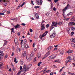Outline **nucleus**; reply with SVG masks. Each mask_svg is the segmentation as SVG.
<instances>
[{
  "label": "nucleus",
  "instance_id": "nucleus-1",
  "mask_svg": "<svg viewBox=\"0 0 75 75\" xmlns=\"http://www.w3.org/2000/svg\"><path fill=\"white\" fill-rule=\"evenodd\" d=\"M31 65H32V64L29 63L28 65V67H27V65H24L23 70V72H24V74H25L26 72L28 71L30 69V68L31 67Z\"/></svg>",
  "mask_w": 75,
  "mask_h": 75
},
{
  "label": "nucleus",
  "instance_id": "nucleus-2",
  "mask_svg": "<svg viewBox=\"0 0 75 75\" xmlns=\"http://www.w3.org/2000/svg\"><path fill=\"white\" fill-rule=\"evenodd\" d=\"M57 24H58V22H57L56 23L55 22H52V25L50 26V31L54 28V27H57Z\"/></svg>",
  "mask_w": 75,
  "mask_h": 75
},
{
  "label": "nucleus",
  "instance_id": "nucleus-3",
  "mask_svg": "<svg viewBox=\"0 0 75 75\" xmlns=\"http://www.w3.org/2000/svg\"><path fill=\"white\" fill-rule=\"evenodd\" d=\"M37 4L39 6H41L42 4V0H36Z\"/></svg>",
  "mask_w": 75,
  "mask_h": 75
},
{
  "label": "nucleus",
  "instance_id": "nucleus-4",
  "mask_svg": "<svg viewBox=\"0 0 75 75\" xmlns=\"http://www.w3.org/2000/svg\"><path fill=\"white\" fill-rule=\"evenodd\" d=\"M56 54H53L51 56L49 57V59H53L56 57Z\"/></svg>",
  "mask_w": 75,
  "mask_h": 75
},
{
  "label": "nucleus",
  "instance_id": "nucleus-5",
  "mask_svg": "<svg viewBox=\"0 0 75 75\" xmlns=\"http://www.w3.org/2000/svg\"><path fill=\"white\" fill-rule=\"evenodd\" d=\"M4 56V53L3 52V51H0V60L1 58H3Z\"/></svg>",
  "mask_w": 75,
  "mask_h": 75
},
{
  "label": "nucleus",
  "instance_id": "nucleus-6",
  "mask_svg": "<svg viewBox=\"0 0 75 75\" xmlns=\"http://www.w3.org/2000/svg\"><path fill=\"white\" fill-rule=\"evenodd\" d=\"M50 52H47L45 55L44 57H43V59H44V58H45L46 57H47L48 55H50Z\"/></svg>",
  "mask_w": 75,
  "mask_h": 75
},
{
  "label": "nucleus",
  "instance_id": "nucleus-7",
  "mask_svg": "<svg viewBox=\"0 0 75 75\" xmlns=\"http://www.w3.org/2000/svg\"><path fill=\"white\" fill-rule=\"evenodd\" d=\"M69 7V4H68L66 7L63 10V12L64 13V11H65L68 9V8Z\"/></svg>",
  "mask_w": 75,
  "mask_h": 75
},
{
  "label": "nucleus",
  "instance_id": "nucleus-8",
  "mask_svg": "<svg viewBox=\"0 0 75 75\" xmlns=\"http://www.w3.org/2000/svg\"><path fill=\"white\" fill-rule=\"evenodd\" d=\"M14 42L15 43V44L16 45H18V40H17V38H15L14 39Z\"/></svg>",
  "mask_w": 75,
  "mask_h": 75
},
{
  "label": "nucleus",
  "instance_id": "nucleus-9",
  "mask_svg": "<svg viewBox=\"0 0 75 75\" xmlns=\"http://www.w3.org/2000/svg\"><path fill=\"white\" fill-rule=\"evenodd\" d=\"M55 37V32L54 31L53 33V34L50 35L51 38H52V37L54 38Z\"/></svg>",
  "mask_w": 75,
  "mask_h": 75
},
{
  "label": "nucleus",
  "instance_id": "nucleus-10",
  "mask_svg": "<svg viewBox=\"0 0 75 75\" xmlns=\"http://www.w3.org/2000/svg\"><path fill=\"white\" fill-rule=\"evenodd\" d=\"M41 30H44L45 28V25H44V24H43L42 25H41Z\"/></svg>",
  "mask_w": 75,
  "mask_h": 75
},
{
  "label": "nucleus",
  "instance_id": "nucleus-11",
  "mask_svg": "<svg viewBox=\"0 0 75 75\" xmlns=\"http://www.w3.org/2000/svg\"><path fill=\"white\" fill-rule=\"evenodd\" d=\"M22 55L23 56V57H25L27 55V52L25 51L24 53H22Z\"/></svg>",
  "mask_w": 75,
  "mask_h": 75
},
{
  "label": "nucleus",
  "instance_id": "nucleus-12",
  "mask_svg": "<svg viewBox=\"0 0 75 75\" xmlns=\"http://www.w3.org/2000/svg\"><path fill=\"white\" fill-rule=\"evenodd\" d=\"M14 27L15 28H20L21 27V26H20L18 24H17L16 26H15Z\"/></svg>",
  "mask_w": 75,
  "mask_h": 75
},
{
  "label": "nucleus",
  "instance_id": "nucleus-13",
  "mask_svg": "<svg viewBox=\"0 0 75 75\" xmlns=\"http://www.w3.org/2000/svg\"><path fill=\"white\" fill-rule=\"evenodd\" d=\"M74 51L72 50H68L66 52L67 53H68V54H69V53H72V52H73Z\"/></svg>",
  "mask_w": 75,
  "mask_h": 75
},
{
  "label": "nucleus",
  "instance_id": "nucleus-14",
  "mask_svg": "<svg viewBox=\"0 0 75 75\" xmlns=\"http://www.w3.org/2000/svg\"><path fill=\"white\" fill-rule=\"evenodd\" d=\"M37 19L39 18V16H38V14L36 13V14L35 15Z\"/></svg>",
  "mask_w": 75,
  "mask_h": 75
},
{
  "label": "nucleus",
  "instance_id": "nucleus-15",
  "mask_svg": "<svg viewBox=\"0 0 75 75\" xmlns=\"http://www.w3.org/2000/svg\"><path fill=\"white\" fill-rule=\"evenodd\" d=\"M71 41L72 42H74L75 43V38H72L71 39Z\"/></svg>",
  "mask_w": 75,
  "mask_h": 75
},
{
  "label": "nucleus",
  "instance_id": "nucleus-16",
  "mask_svg": "<svg viewBox=\"0 0 75 75\" xmlns=\"http://www.w3.org/2000/svg\"><path fill=\"white\" fill-rule=\"evenodd\" d=\"M67 59H68L69 61L71 60V57L70 56H68L67 58Z\"/></svg>",
  "mask_w": 75,
  "mask_h": 75
},
{
  "label": "nucleus",
  "instance_id": "nucleus-17",
  "mask_svg": "<svg viewBox=\"0 0 75 75\" xmlns=\"http://www.w3.org/2000/svg\"><path fill=\"white\" fill-rule=\"evenodd\" d=\"M26 58L27 59L29 60V61H31L32 59V58H31L30 57L29 58L28 57H27L26 56Z\"/></svg>",
  "mask_w": 75,
  "mask_h": 75
},
{
  "label": "nucleus",
  "instance_id": "nucleus-18",
  "mask_svg": "<svg viewBox=\"0 0 75 75\" xmlns=\"http://www.w3.org/2000/svg\"><path fill=\"white\" fill-rule=\"evenodd\" d=\"M53 47L52 46H50L48 48V50H51Z\"/></svg>",
  "mask_w": 75,
  "mask_h": 75
},
{
  "label": "nucleus",
  "instance_id": "nucleus-19",
  "mask_svg": "<svg viewBox=\"0 0 75 75\" xmlns=\"http://www.w3.org/2000/svg\"><path fill=\"white\" fill-rule=\"evenodd\" d=\"M11 33H12L13 32V33H14V28H12L11 30Z\"/></svg>",
  "mask_w": 75,
  "mask_h": 75
},
{
  "label": "nucleus",
  "instance_id": "nucleus-20",
  "mask_svg": "<svg viewBox=\"0 0 75 75\" xmlns=\"http://www.w3.org/2000/svg\"><path fill=\"white\" fill-rule=\"evenodd\" d=\"M73 14V12H71L69 13L67 15V16H70V15H72Z\"/></svg>",
  "mask_w": 75,
  "mask_h": 75
},
{
  "label": "nucleus",
  "instance_id": "nucleus-21",
  "mask_svg": "<svg viewBox=\"0 0 75 75\" xmlns=\"http://www.w3.org/2000/svg\"><path fill=\"white\" fill-rule=\"evenodd\" d=\"M17 61V58H16V57H15L14 62H15V64H17V63L18 62V61Z\"/></svg>",
  "mask_w": 75,
  "mask_h": 75
},
{
  "label": "nucleus",
  "instance_id": "nucleus-22",
  "mask_svg": "<svg viewBox=\"0 0 75 75\" xmlns=\"http://www.w3.org/2000/svg\"><path fill=\"white\" fill-rule=\"evenodd\" d=\"M21 48L22 50H24L25 49V46H21Z\"/></svg>",
  "mask_w": 75,
  "mask_h": 75
},
{
  "label": "nucleus",
  "instance_id": "nucleus-23",
  "mask_svg": "<svg viewBox=\"0 0 75 75\" xmlns=\"http://www.w3.org/2000/svg\"><path fill=\"white\" fill-rule=\"evenodd\" d=\"M69 26H72L73 25L71 22H70L69 23Z\"/></svg>",
  "mask_w": 75,
  "mask_h": 75
},
{
  "label": "nucleus",
  "instance_id": "nucleus-24",
  "mask_svg": "<svg viewBox=\"0 0 75 75\" xmlns=\"http://www.w3.org/2000/svg\"><path fill=\"white\" fill-rule=\"evenodd\" d=\"M62 24V23L61 22H59L58 23V25H61Z\"/></svg>",
  "mask_w": 75,
  "mask_h": 75
},
{
  "label": "nucleus",
  "instance_id": "nucleus-25",
  "mask_svg": "<svg viewBox=\"0 0 75 75\" xmlns=\"http://www.w3.org/2000/svg\"><path fill=\"white\" fill-rule=\"evenodd\" d=\"M71 30H72V31H74V30H75V27H73L71 28Z\"/></svg>",
  "mask_w": 75,
  "mask_h": 75
},
{
  "label": "nucleus",
  "instance_id": "nucleus-26",
  "mask_svg": "<svg viewBox=\"0 0 75 75\" xmlns=\"http://www.w3.org/2000/svg\"><path fill=\"white\" fill-rule=\"evenodd\" d=\"M41 56V54L40 53H38L37 54V57L38 58H40Z\"/></svg>",
  "mask_w": 75,
  "mask_h": 75
},
{
  "label": "nucleus",
  "instance_id": "nucleus-27",
  "mask_svg": "<svg viewBox=\"0 0 75 75\" xmlns=\"http://www.w3.org/2000/svg\"><path fill=\"white\" fill-rule=\"evenodd\" d=\"M71 20H73V21H75V17L74 16L73 17V18H71Z\"/></svg>",
  "mask_w": 75,
  "mask_h": 75
},
{
  "label": "nucleus",
  "instance_id": "nucleus-28",
  "mask_svg": "<svg viewBox=\"0 0 75 75\" xmlns=\"http://www.w3.org/2000/svg\"><path fill=\"white\" fill-rule=\"evenodd\" d=\"M69 74H70V75H75V74L74 73H71L70 72H69Z\"/></svg>",
  "mask_w": 75,
  "mask_h": 75
},
{
  "label": "nucleus",
  "instance_id": "nucleus-29",
  "mask_svg": "<svg viewBox=\"0 0 75 75\" xmlns=\"http://www.w3.org/2000/svg\"><path fill=\"white\" fill-rule=\"evenodd\" d=\"M24 43L25 44L27 43V40L26 39H25L24 41Z\"/></svg>",
  "mask_w": 75,
  "mask_h": 75
},
{
  "label": "nucleus",
  "instance_id": "nucleus-30",
  "mask_svg": "<svg viewBox=\"0 0 75 75\" xmlns=\"http://www.w3.org/2000/svg\"><path fill=\"white\" fill-rule=\"evenodd\" d=\"M71 45L72 47H75V44L73 43H71Z\"/></svg>",
  "mask_w": 75,
  "mask_h": 75
},
{
  "label": "nucleus",
  "instance_id": "nucleus-31",
  "mask_svg": "<svg viewBox=\"0 0 75 75\" xmlns=\"http://www.w3.org/2000/svg\"><path fill=\"white\" fill-rule=\"evenodd\" d=\"M33 53H31L30 54V56L31 57H34V55Z\"/></svg>",
  "mask_w": 75,
  "mask_h": 75
},
{
  "label": "nucleus",
  "instance_id": "nucleus-32",
  "mask_svg": "<svg viewBox=\"0 0 75 75\" xmlns=\"http://www.w3.org/2000/svg\"><path fill=\"white\" fill-rule=\"evenodd\" d=\"M67 31L69 32V30H70V28H67Z\"/></svg>",
  "mask_w": 75,
  "mask_h": 75
},
{
  "label": "nucleus",
  "instance_id": "nucleus-33",
  "mask_svg": "<svg viewBox=\"0 0 75 75\" xmlns=\"http://www.w3.org/2000/svg\"><path fill=\"white\" fill-rule=\"evenodd\" d=\"M44 33H45V35H47V33H48V31H46Z\"/></svg>",
  "mask_w": 75,
  "mask_h": 75
},
{
  "label": "nucleus",
  "instance_id": "nucleus-34",
  "mask_svg": "<svg viewBox=\"0 0 75 75\" xmlns=\"http://www.w3.org/2000/svg\"><path fill=\"white\" fill-rule=\"evenodd\" d=\"M70 61H70L69 60H68V61H66V62H65L66 64H67V63H68V62H70Z\"/></svg>",
  "mask_w": 75,
  "mask_h": 75
},
{
  "label": "nucleus",
  "instance_id": "nucleus-35",
  "mask_svg": "<svg viewBox=\"0 0 75 75\" xmlns=\"http://www.w3.org/2000/svg\"><path fill=\"white\" fill-rule=\"evenodd\" d=\"M21 71H19L17 74L16 75H20V74L21 72Z\"/></svg>",
  "mask_w": 75,
  "mask_h": 75
},
{
  "label": "nucleus",
  "instance_id": "nucleus-36",
  "mask_svg": "<svg viewBox=\"0 0 75 75\" xmlns=\"http://www.w3.org/2000/svg\"><path fill=\"white\" fill-rule=\"evenodd\" d=\"M34 8H40V6H35Z\"/></svg>",
  "mask_w": 75,
  "mask_h": 75
},
{
  "label": "nucleus",
  "instance_id": "nucleus-37",
  "mask_svg": "<svg viewBox=\"0 0 75 75\" xmlns=\"http://www.w3.org/2000/svg\"><path fill=\"white\" fill-rule=\"evenodd\" d=\"M31 4H33V6H34V2H33V1L31 0Z\"/></svg>",
  "mask_w": 75,
  "mask_h": 75
},
{
  "label": "nucleus",
  "instance_id": "nucleus-38",
  "mask_svg": "<svg viewBox=\"0 0 75 75\" xmlns=\"http://www.w3.org/2000/svg\"><path fill=\"white\" fill-rule=\"evenodd\" d=\"M49 26L50 25L49 24H47L46 25V28H48Z\"/></svg>",
  "mask_w": 75,
  "mask_h": 75
},
{
  "label": "nucleus",
  "instance_id": "nucleus-39",
  "mask_svg": "<svg viewBox=\"0 0 75 75\" xmlns=\"http://www.w3.org/2000/svg\"><path fill=\"white\" fill-rule=\"evenodd\" d=\"M37 59V58H36V57H35L34 58V62H35V61H37V60H36Z\"/></svg>",
  "mask_w": 75,
  "mask_h": 75
},
{
  "label": "nucleus",
  "instance_id": "nucleus-40",
  "mask_svg": "<svg viewBox=\"0 0 75 75\" xmlns=\"http://www.w3.org/2000/svg\"><path fill=\"white\" fill-rule=\"evenodd\" d=\"M45 33H44L42 35V37H44V36H46V35H45Z\"/></svg>",
  "mask_w": 75,
  "mask_h": 75
},
{
  "label": "nucleus",
  "instance_id": "nucleus-41",
  "mask_svg": "<svg viewBox=\"0 0 75 75\" xmlns=\"http://www.w3.org/2000/svg\"><path fill=\"white\" fill-rule=\"evenodd\" d=\"M21 65H23V61H21Z\"/></svg>",
  "mask_w": 75,
  "mask_h": 75
},
{
  "label": "nucleus",
  "instance_id": "nucleus-42",
  "mask_svg": "<svg viewBox=\"0 0 75 75\" xmlns=\"http://www.w3.org/2000/svg\"><path fill=\"white\" fill-rule=\"evenodd\" d=\"M21 25H22L23 26H25V24L24 23H22V24H21Z\"/></svg>",
  "mask_w": 75,
  "mask_h": 75
},
{
  "label": "nucleus",
  "instance_id": "nucleus-43",
  "mask_svg": "<svg viewBox=\"0 0 75 75\" xmlns=\"http://www.w3.org/2000/svg\"><path fill=\"white\" fill-rule=\"evenodd\" d=\"M2 66H3V64L1 63H0V68Z\"/></svg>",
  "mask_w": 75,
  "mask_h": 75
},
{
  "label": "nucleus",
  "instance_id": "nucleus-44",
  "mask_svg": "<svg viewBox=\"0 0 75 75\" xmlns=\"http://www.w3.org/2000/svg\"><path fill=\"white\" fill-rule=\"evenodd\" d=\"M0 15H4V13H0Z\"/></svg>",
  "mask_w": 75,
  "mask_h": 75
},
{
  "label": "nucleus",
  "instance_id": "nucleus-45",
  "mask_svg": "<svg viewBox=\"0 0 75 75\" xmlns=\"http://www.w3.org/2000/svg\"><path fill=\"white\" fill-rule=\"evenodd\" d=\"M71 23L73 25H75V23L74 22H71Z\"/></svg>",
  "mask_w": 75,
  "mask_h": 75
},
{
  "label": "nucleus",
  "instance_id": "nucleus-46",
  "mask_svg": "<svg viewBox=\"0 0 75 75\" xmlns=\"http://www.w3.org/2000/svg\"><path fill=\"white\" fill-rule=\"evenodd\" d=\"M73 67H75V63H73Z\"/></svg>",
  "mask_w": 75,
  "mask_h": 75
},
{
  "label": "nucleus",
  "instance_id": "nucleus-47",
  "mask_svg": "<svg viewBox=\"0 0 75 75\" xmlns=\"http://www.w3.org/2000/svg\"><path fill=\"white\" fill-rule=\"evenodd\" d=\"M38 37V36H37V35H35V38L37 39V38Z\"/></svg>",
  "mask_w": 75,
  "mask_h": 75
},
{
  "label": "nucleus",
  "instance_id": "nucleus-48",
  "mask_svg": "<svg viewBox=\"0 0 75 75\" xmlns=\"http://www.w3.org/2000/svg\"><path fill=\"white\" fill-rule=\"evenodd\" d=\"M61 54H62V55L64 54V51L62 50L61 51Z\"/></svg>",
  "mask_w": 75,
  "mask_h": 75
},
{
  "label": "nucleus",
  "instance_id": "nucleus-49",
  "mask_svg": "<svg viewBox=\"0 0 75 75\" xmlns=\"http://www.w3.org/2000/svg\"><path fill=\"white\" fill-rule=\"evenodd\" d=\"M44 21H42V23H41V25H43V24H44Z\"/></svg>",
  "mask_w": 75,
  "mask_h": 75
},
{
  "label": "nucleus",
  "instance_id": "nucleus-50",
  "mask_svg": "<svg viewBox=\"0 0 75 75\" xmlns=\"http://www.w3.org/2000/svg\"><path fill=\"white\" fill-rule=\"evenodd\" d=\"M58 0H54V2L55 3H57V1H58Z\"/></svg>",
  "mask_w": 75,
  "mask_h": 75
},
{
  "label": "nucleus",
  "instance_id": "nucleus-51",
  "mask_svg": "<svg viewBox=\"0 0 75 75\" xmlns=\"http://www.w3.org/2000/svg\"><path fill=\"white\" fill-rule=\"evenodd\" d=\"M21 6V5L20 6V5H19V6H18V7L17 8V9H18L20 8V7Z\"/></svg>",
  "mask_w": 75,
  "mask_h": 75
},
{
  "label": "nucleus",
  "instance_id": "nucleus-52",
  "mask_svg": "<svg viewBox=\"0 0 75 75\" xmlns=\"http://www.w3.org/2000/svg\"><path fill=\"white\" fill-rule=\"evenodd\" d=\"M56 8H55L54 7L53 8V10L54 11H56Z\"/></svg>",
  "mask_w": 75,
  "mask_h": 75
},
{
  "label": "nucleus",
  "instance_id": "nucleus-53",
  "mask_svg": "<svg viewBox=\"0 0 75 75\" xmlns=\"http://www.w3.org/2000/svg\"><path fill=\"white\" fill-rule=\"evenodd\" d=\"M22 69H23V68H22V67L21 66L20 67V70H22Z\"/></svg>",
  "mask_w": 75,
  "mask_h": 75
},
{
  "label": "nucleus",
  "instance_id": "nucleus-54",
  "mask_svg": "<svg viewBox=\"0 0 75 75\" xmlns=\"http://www.w3.org/2000/svg\"><path fill=\"white\" fill-rule=\"evenodd\" d=\"M6 43H7V41L5 42V43H4L3 45H6Z\"/></svg>",
  "mask_w": 75,
  "mask_h": 75
},
{
  "label": "nucleus",
  "instance_id": "nucleus-55",
  "mask_svg": "<svg viewBox=\"0 0 75 75\" xmlns=\"http://www.w3.org/2000/svg\"><path fill=\"white\" fill-rule=\"evenodd\" d=\"M30 33H32V32H33V29H30Z\"/></svg>",
  "mask_w": 75,
  "mask_h": 75
},
{
  "label": "nucleus",
  "instance_id": "nucleus-56",
  "mask_svg": "<svg viewBox=\"0 0 75 75\" xmlns=\"http://www.w3.org/2000/svg\"><path fill=\"white\" fill-rule=\"evenodd\" d=\"M51 7H52V5L53 4H52V2H51Z\"/></svg>",
  "mask_w": 75,
  "mask_h": 75
},
{
  "label": "nucleus",
  "instance_id": "nucleus-57",
  "mask_svg": "<svg viewBox=\"0 0 75 75\" xmlns=\"http://www.w3.org/2000/svg\"><path fill=\"white\" fill-rule=\"evenodd\" d=\"M71 35H73V34H74V32H71Z\"/></svg>",
  "mask_w": 75,
  "mask_h": 75
},
{
  "label": "nucleus",
  "instance_id": "nucleus-58",
  "mask_svg": "<svg viewBox=\"0 0 75 75\" xmlns=\"http://www.w3.org/2000/svg\"><path fill=\"white\" fill-rule=\"evenodd\" d=\"M12 49L13 50H14L15 49V47H14V46H13V47H12Z\"/></svg>",
  "mask_w": 75,
  "mask_h": 75
},
{
  "label": "nucleus",
  "instance_id": "nucleus-59",
  "mask_svg": "<svg viewBox=\"0 0 75 75\" xmlns=\"http://www.w3.org/2000/svg\"><path fill=\"white\" fill-rule=\"evenodd\" d=\"M2 12L3 13H5L6 12V10H4V11H3Z\"/></svg>",
  "mask_w": 75,
  "mask_h": 75
},
{
  "label": "nucleus",
  "instance_id": "nucleus-60",
  "mask_svg": "<svg viewBox=\"0 0 75 75\" xmlns=\"http://www.w3.org/2000/svg\"><path fill=\"white\" fill-rule=\"evenodd\" d=\"M58 61H59V60L58 59H57L55 61V62H58Z\"/></svg>",
  "mask_w": 75,
  "mask_h": 75
},
{
  "label": "nucleus",
  "instance_id": "nucleus-61",
  "mask_svg": "<svg viewBox=\"0 0 75 75\" xmlns=\"http://www.w3.org/2000/svg\"><path fill=\"white\" fill-rule=\"evenodd\" d=\"M62 69H61L60 70V71H59V72H62Z\"/></svg>",
  "mask_w": 75,
  "mask_h": 75
},
{
  "label": "nucleus",
  "instance_id": "nucleus-62",
  "mask_svg": "<svg viewBox=\"0 0 75 75\" xmlns=\"http://www.w3.org/2000/svg\"><path fill=\"white\" fill-rule=\"evenodd\" d=\"M5 58H7V55H6L5 56V57H4Z\"/></svg>",
  "mask_w": 75,
  "mask_h": 75
},
{
  "label": "nucleus",
  "instance_id": "nucleus-63",
  "mask_svg": "<svg viewBox=\"0 0 75 75\" xmlns=\"http://www.w3.org/2000/svg\"><path fill=\"white\" fill-rule=\"evenodd\" d=\"M69 20V18H67L66 19V21H68V20Z\"/></svg>",
  "mask_w": 75,
  "mask_h": 75
},
{
  "label": "nucleus",
  "instance_id": "nucleus-64",
  "mask_svg": "<svg viewBox=\"0 0 75 75\" xmlns=\"http://www.w3.org/2000/svg\"><path fill=\"white\" fill-rule=\"evenodd\" d=\"M12 56H13L14 55V52H12L11 54Z\"/></svg>",
  "mask_w": 75,
  "mask_h": 75
}]
</instances>
